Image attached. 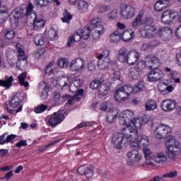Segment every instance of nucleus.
Wrapping results in <instances>:
<instances>
[{
	"mask_svg": "<svg viewBox=\"0 0 181 181\" xmlns=\"http://www.w3.org/2000/svg\"><path fill=\"white\" fill-rule=\"evenodd\" d=\"M101 111H107V112H110L112 110V103L110 102H103L100 107Z\"/></svg>",
	"mask_w": 181,
	"mask_h": 181,
	"instance_id": "ea45409f",
	"label": "nucleus"
},
{
	"mask_svg": "<svg viewBox=\"0 0 181 181\" xmlns=\"http://www.w3.org/2000/svg\"><path fill=\"white\" fill-rule=\"evenodd\" d=\"M5 39L9 40L15 37V31L12 29L5 30Z\"/></svg>",
	"mask_w": 181,
	"mask_h": 181,
	"instance_id": "864d4df0",
	"label": "nucleus"
},
{
	"mask_svg": "<svg viewBox=\"0 0 181 181\" xmlns=\"http://www.w3.org/2000/svg\"><path fill=\"white\" fill-rule=\"evenodd\" d=\"M26 77H28V73L23 72L18 75L19 84L23 86L24 87H29V82L25 81Z\"/></svg>",
	"mask_w": 181,
	"mask_h": 181,
	"instance_id": "473e14b6",
	"label": "nucleus"
},
{
	"mask_svg": "<svg viewBox=\"0 0 181 181\" xmlns=\"http://www.w3.org/2000/svg\"><path fill=\"white\" fill-rule=\"evenodd\" d=\"M172 128L168 125L159 124L154 132V135L157 139H165L170 136Z\"/></svg>",
	"mask_w": 181,
	"mask_h": 181,
	"instance_id": "423d86ee",
	"label": "nucleus"
},
{
	"mask_svg": "<svg viewBox=\"0 0 181 181\" xmlns=\"http://www.w3.org/2000/svg\"><path fill=\"white\" fill-rule=\"evenodd\" d=\"M25 16H27V19L30 23H33L37 19V18H36V13L33 12V4H32V3H29L27 6Z\"/></svg>",
	"mask_w": 181,
	"mask_h": 181,
	"instance_id": "6ab92c4d",
	"label": "nucleus"
},
{
	"mask_svg": "<svg viewBox=\"0 0 181 181\" xmlns=\"http://www.w3.org/2000/svg\"><path fill=\"white\" fill-rule=\"evenodd\" d=\"M73 84L75 87H76V88H78V87H81L83 85V81H81L80 78H76L74 80Z\"/></svg>",
	"mask_w": 181,
	"mask_h": 181,
	"instance_id": "338daca9",
	"label": "nucleus"
},
{
	"mask_svg": "<svg viewBox=\"0 0 181 181\" xmlns=\"http://www.w3.org/2000/svg\"><path fill=\"white\" fill-rule=\"evenodd\" d=\"M156 57V54H150L146 57V61H139L134 66L142 74L146 67H148V57Z\"/></svg>",
	"mask_w": 181,
	"mask_h": 181,
	"instance_id": "aec40b11",
	"label": "nucleus"
},
{
	"mask_svg": "<svg viewBox=\"0 0 181 181\" xmlns=\"http://www.w3.org/2000/svg\"><path fill=\"white\" fill-rule=\"evenodd\" d=\"M176 176H177V171H173V172H170L168 173L163 175V177L173 178V177H176Z\"/></svg>",
	"mask_w": 181,
	"mask_h": 181,
	"instance_id": "0e129e2a",
	"label": "nucleus"
},
{
	"mask_svg": "<svg viewBox=\"0 0 181 181\" xmlns=\"http://www.w3.org/2000/svg\"><path fill=\"white\" fill-rule=\"evenodd\" d=\"M129 76L133 80H138L139 77H141V72H139L135 66L131 67L129 69Z\"/></svg>",
	"mask_w": 181,
	"mask_h": 181,
	"instance_id": "a878e982",
	"label": "nucleus"
},
{
	"mask_svg": "<svg viewBox=\"0 0 181 181\" xmlns=\"http://www.w3.org/2000/svg\"><path fill=\"white\" fill-rule=\"evenodd\" d=\"M98 67L100 70H105V69H108L110 67V64H111V59L110 58H98Z\"/></svg>",
	"mask_w": 181,
	"mask_h": 181,
	"instance_id": "4be33fe9",
	"label": "nucleus"
},
{
	"mask_svg": "<svg viewBox=\"0 0 181 181\" xmlns=\"http://www.w3.org/2000/svg\"><path fill=\"white\" fill-rule=\"evenodd\" d=\"M136 10L131 5L124 4L121 7L120 14L124 19H131L135 16Z\"/></svg>",
	"mask_w": 181,
	"mask_h": 181,
	"instance_id": "6e6552de",
	"label": "nucleus"
},
{
	"mask_svg": "<svg viewBox=\"0 0 181 181\" xmlns=\"http://www.w3.org/2000/svg\"><path fill=\"white\" fill-rule=\"evenodd\" d=\"M144 153L146 160H151V159H153V156L152 155V152L148 148H144Z\"/></svg>",
	"mask_w": 181,
	"mask_h": 181,
	"instance_id": "13d9d810",
	"label": "nucleus"
},
{
	"mask_svg": "<svg viewBox=\"0 0 181 181\" xmlns=\"http://www.w3.org/2000/svg\"><path fill=\"white\" fill-rule=\"evenodd\" d=\"M122 37V34L119 30H117L110 35V42L111 43H118V42L121 40Z\"/></svg>",
	"mask_w": 181,
	"mask_h": 181,
	"instance_id": "bb28decb",
	"label": "nucleus"
},
{
	"mask_svg": "<svg viewBox=\"0 0 181 181\" xmlns=\"http://www.w3.org/2000/svg\"><path fill=\"white\" fill-rule=\"evenodd\" d=\"M121 78V72L119 71H114L113 76H112V81H119Z\"/></svg>",
	"mask_w": 181,
	"mask_h": 181,
	"instance_id": "052dcab7",
	"label": "nucleus"
},
{
	"mask_svg": "<svg viewBox=\"0 0 181 181\" xmlns=\"http://www.w3.org/2000/svg\"><path fill=\"white\" fill-rule=\"evenodd\" d=\"M93 30L98 35V37H100V35L104 33V27L101 24H98L93 28Z\"/></svg>",
	"mask_w": 181,
	"mask_h": 181,
	"instance_id": "8fccbe9b",
	"label": "nucleus"
},
{
	"mask_svg": "<svg viewBox=\"0 0 181 181\" xmlns=\"http://www.w3.org/2000/svg\"><path fill=\"white\" fill-rule=\"evenodd\" d=\"M158 35L163 40H169L172 37V30L169 27L161 28L158 31Z\"/></svg>",
	"mask_w": 181,
	"mask_h": 181,
	"instance_id": "2eb2a0df",
	"label": "nucleus"
},
{
	"mask_svg": "<svg viewBox=\"0 0 181 181\" xmlns=\"http://www.w3.org/2000/svg\"><path fill=\"white\" fill-rule=\"evenodd\" d=\"M151 121V117H148V119L146 117V116H144L141 118H136L135 117L133 119V122H131V124L129 126V129L132 131V129H136L137 134H138V128H141L144 124H146Z\"/></svg>",
	"mask_w": 181,
	"mask_h": 181,
	"instance_id": "9d476101",
	"label": "nucleus"
},
{
	"mask_svg": "<svg viewBox=\"0 0 181 181\" xmlns=\"http://www.w3.org/2000/svg\"><path fill=\"white\" fill-rule=\"evenodd\" d=\"M22 103V94L17 93L9 102V105L11 108H16Z\"/></svg>",
	"mask_w": 181,
	"mask_h": 181,
	"instance_id": "412c9836",
	"label": "nucleus"
},
{
	"mask_svg": "<svg viewBox=\"0 0 181 181\" xmlns=\"http://www.w3.org/2000/svg\"><path fill=\"white\" fill-rule=\"evenodd\" d=\"M165 145L167 146V149H179L180 148V145L179 144V141H176L175 139H168Z\"/></svg>",
	"mask_w": 181,
	"mask_h": 181,
	"instance_id": "393cba45",
	"label": "nucleus"
},
{
	"mask_svg": "<svg viewBox=\"0 0 181 181\" xmlns=\"http://www.w3.org/2000/svg\"><path fill=\"white\" fill-rule=\"evenodd\" d=\"M177 16V13L176 11H173L172 10L165 11L161 16V21L165 23V25H169L172 23L173 19H176Z\"/></svg>",
	"mask_w": 181,
	"mask_h": 181,
	"instance_id": "9b49d317",
	"label": "nucleus"
},
{
	"mask_svg": "<svg viewBox=\"0 0 181 181\" xmlns=\"http://www.w3.org/2000/svg\"><path fill=\"white\" fill-rule=\"evenodd\" d=\"M58 66L60 67V69H64V67L69 66V60L67 59H59Z\"/></svg>",
	"mask_w": 181,
	"mask_h": 181,
	"instance_id": "4d7b16f0",
	"label": "nucleus"
},
{
	"mask_svg": "<svg viewBox=\"0 0 181 181\" xmlns=\"http://www.w3.org/2000/svg\"><path fill=\"white\" fill-rule=\"evenodd\" d=\"M78 8L82 12H87L88 9V3L84 1H80L78 4Z\"/></svg>",
	"mask_w": 181,
	"mask_h": 181,
	"instance_id": "de8ad7c7",
	"label": "nucleus"
},
{
	"mask_svg": "<svg viewBox=\"0 0 181 181\" xmlns=\"http://www.w3.org/2000/svg\"><path fill=\"white\" fill-rule=\"evenodd\" d=\"M52 2H53V0H35V4L36 6L42 8L43 6H47V5H50Z\"/></svg>",
	"mask_w": 181,
	"mask_h": 181,
	"instance_id": "79ce46f5",
	"label": "nucleus"
},
{
	"mask_svg": "<svg viewBox=\"0 0 181 181\" xmlns=\"http://www.w3.org/2000/svg\"><path fill=\"white\" fill-rule=\"evenodd\" d=\"M127 97H129V95L132 94V85L127 84L120 88Z\"/></svg>",
	"mask_w": 181,
	"mask_h": 181,
	"instance_id": "09e8293b",
	"label": "nucleus"
},
{
	"mask_svg": "<svg viewBox=\"0 0 181 181\" xmlns=\"http://www.w3.org/2000/svg\"><path fill=\"white\" fill-rule=\"evenodd\" d=\"M150 46L151 49H154V47H156V46H159L160 44V41L158 40H153L151 42H150Z\"/></svg>",
	"mask_w": 181,
	"mask_h": 181,
	"instance_id": "774afa93",
	"label": "nucleus"
},
{
	"mask_svg": "<svg viewBox=\"0 0 181 181\" xmlns=\"http://www.w3.org/2000/svg\"><path fill=\"white\" fill-rule=\"evenodd\" d=\"M64 120V115L62 112H54L49 119V124L51 127H56Z\"/></svg>",
	"mask_w": 181,
	"mask_h": 181,
	"instance_id": "f8f14e48",
	"label": "nucleus"
},
{
	"mask_svg": "<svg viewBox=\"0 0 181 181\" xmlns=\"http://www.w3.org/2000/svg\"><path fill=\"white\" fill-rule=\"evenodd\" d=\"M109 11H111V7L110 6L102 4L98 6V13L103 15L105 13V12H109Z\"/></svg>",
	"mask_w": 181,
	"mask_h": 181,
	"instance_id": "49530a36",
	"label": "nucleus"
},
{
	"mask_svg": "<svg viewBox=\"0 0 181 181\" xmlns=\"http://www.w3.org/2000/svg\"><path fill=\"white\" fill-rule=\"evenodd\" d=\"M69 67L71 71H76V73H81L86 67V62L82 58H76L71 61Z\"/></svg>",
	"mask_w": 181,
	"mask_h": 181,
	"instance_id": "1a4fd4ad",
	"label": "nucleus"
},
{
	"mask_svg": "<svg viewBox=\"0 0 181 181\" xmlns=\"http://www.w3.org/2000/svg\"><path fill=\"white\" fill-rule=\"evenodd\" d=\"M36 46H43L45 45V36L42 34L37 35L34 38Z\"/></svg>",
	"mask_w": 181,
	"mask_h": 181,
	"instance_id": "58836bf2",
	"label": "nucleus"
},
{
	"mask_svg": "<svg viewBox=\"0 0 181 181\" xmlns=\"http://www.w3.org/2000/svg\"><path fill=\"white\" fill-rule=\"evenodd\" d=\"M179 75L177 73H171L170 74V78L173 83H180V78L178 76Z\"/></svg>",
	"mask_w": 181,
	"mask_h": 181,
	"instance_id": "6e6d98bb",
	"label": "nucleus"
},
{
	"mask_svg": "<svg viewBox=\"0 0 181 181\" xmlns=\"http://www.w3.org/2000/svg\"><path fill=\"white\" fill-rule=\"evenodd\" d=\"M40 87H43L40 97L42 100H46V98H47V95H49V88H50V87L49 86V84H47V83L45 81L40 83Z\"/></svg>",
	"mask_w": 181,
	"mask_h": 181,
	"instance_id": "b1692460",
	"label": "nucleus"
},
{
	"mask_svg": "<svg viewBox=\"0 0 181 181\" xmlns=\"http://www.w3.org/2000/svg\"><path fill=\"white\" fill-rule=\"evenodd\" d=\"M90 35H91V27H85L81 33V36L84 40H88Z\"/></svg>",
	"mask_w": 181,
	"mask_h": 181,
	"instance_id": "e433bc0d",
	"label": "nucleus"
},
{
	"mask_svg": "<svg viewBox=\"0 0 181 181\" xmlns=\"http://www.w3.org/2000/svg\"><path fill=\"white\" fill-rule=\"evenodd\" d=\"M161 108L163 111H173L176 108V100H165L161 103Z\"/></svg>",
	"mask_w": 181,
	"mask_h": 181,
	"instance_id": "f3484780",
	"label": "nucleus"
},
{
	"mask_svg": "<svg viewBox=\"0 0 181 181\" xmlns=\"http://www.w3.org/2000/svg\"><path fill=\"white\" fill-rule=\"evenodd\" d=\"M135 118L134 112L126 110L119 112V122L120 125H126V128H129L131 122Z\"/></svg>",
	"mask_w": 181,
	"mask_h": 181,
	"instance_id": "39448f33",
	"label": "nucleus"
},
{
	"mask_svg": "<svg viewBox=\"0 0 181 181\" xmlns=\"http://www.w3.org/2000/svg\"><path fill=\"white\" fill-rule=\"evenodd\" d=\"M125 95H127V94L119 88L115 93V99L116 101H119L120 100H125Z\"/></svg>",
	"mask_w": 181,
	"mask_h": 181,
	"instance_id": "f704fd0d",
	"label": "nucleus"
},
{
	"mask_svg": "<svg viewBox=\"0 0 181 181\" xmlns=\"http://www.w3.org/2000/svg\"><path fill=\"white\" fill-rule=\"evenodd\" d=\"M33 25L35 30H37V29H40L41 28H45V21L37 18L33 23Z\"/></svg>",
	"mask_w": 181,
	"mask_h": 181,
	"instance_id": "c03bdc74",
	"label": "nucleus"
},
{
	"mask_svg": "<svg viewBox=\"0 0 181 181\" xmlns=\"http://www.w3.org/2000/svg\"><path fill=\"white\" fill-rule=\"evenodd\" d=\"M109 88L106 84L102 83L98 88V93L100 95H107L108 94Z\"/></svg>",
	"mask_w": 181,
	"mask_h": 181,
	"instance_id": "a18cd8bd",
	"label": "nucleus"
},
{
	"mask_svg": "<svg viewBox=\"0 0 181 181\" xmlns=\"http://www.w3.org/2000/svg\"><path fill=\"white\" fill-rule=\"evenodd\" d=\"M144 87L145 82H144V81H141L137 83L134 88H132V93H138L139 91L144 90Z\"/></svg>",
	"mask_w": 181,
	"mask_h": 181,
	"instance_id": "37998d69",
	"label": "nucleus"
},
{
	"mask_svg": "<svg viewBox=\"0 0 181 181\" xmlns=\"http://www.w3.org/2000/svg\"><path fill=\"white\" fill-rule=\"evenodd\" d=\"M159 67H160V62L158 57L147 58V69L151 70L148 75V81L153 83V81H160L163 78V71Z\"/></svg>",
	"mask_w": 181,
	"mask_h": 181,
	"instance_id": "f257e3e1",
	"label": "nucleus"
},
{
	"mask_svg": "<svg viewBox=\"0 0 181 181\" xmlns=\"http://www.w3.org/2000/svg\"><path fill=\"white\" fill-rule=\"evenodd\" d=\"M168 8V6H165V3H163V0H160L155 4L154 8L157 12H162V11H165Z\"/></svg>",
	"mask_w": 181,
	"mask_h": 181,
	"instance_id": "4c0bfd02",
	"label": "nucleus"
},
{
	"mask_svg": "<svg viewBox=\"0 0 181 181\" xmlns=\"http://www.w3.org/2000/svg\"><path fill=\"white\" fill-rule=\"evenodd\" d=\"M98 59H110V50L104 49Z\"/></svg>",
	"mask_w": 181,
	"mask_h": 181,
	"instance_id": "bf43d9fd",
	"label": "nucleus"
},
{
	"mask_svg": "<svg viewBox=\"0 0 181 181\" xmlns=\"http://www.w3.org/2000/svg\"><path fill=\"white\" fill-rule=\"evenodd\" d=\"M132 130L128 127H124L122 129V133H115L112 136V142L114 148L116 149H122V146L128 142L131 144L132 138Z\"/></svg>",
	"mask_w": 181,
	"mask_h": 181,
	"instance_id": "f03ea898",
	"label": "nucleus"
},
{
	"mask_svg": "<svg viewBox=\"0 0 181 181\" xmlns=\"http://www.w3.org/2000/svg\"><path fill=\"white\" fill-rule=\"evenodd\" d=\"M18 46H19V45H16L17 50L18 52V60L17 62V67L19 70H21V69H22L21 64H28V62L26 61L28 58L25 55V51L23 50L22 48L18 47Z\"/></svg>",
	"mask_w": 181,
	"mask_h": 181,
	"instance_id": "4468645a",
	"label": "nucleus"
},
{
	"mask_svg": "<svg viewBox=\"0 0 181 181\" xmlns=\"http://www.w3.org/2000/svg\"><path fill=\"white\" fill-rule=\"evenodd\" d=\"M12 81H13V77L10 76L5 81L0 79V86L1 87H5V88H11L12 86Z\"/></svg>",
	"mask_w": 181,
	"mask_h": 181,
	"instance_id": "72a5a7b5",
	"label": "nucleus"
},
{
	"mask_svg": "<svg viewBox=\"0 0 181 181\" xmlns=\"http://www.w3.org/2000/svg\"><path fill=\"white\" fill-rule=\"evenodd\" d=\"M87 67L89 71H95V63L94 62H89Z\"/></svg>",
	"mask_w": 181,
	"mask_h": 181,
	"instance_id": "69168bd1",
	"label": "nucleus"
},
{
	"mask_svg": "<svg viewBox=\"0 0 181 181\" xmlns=\"http://www.w3.org/2000/svg\"><path fill=\"white\" fill-rule=\"evenodd\" d=\"M11 16L15 19L16 22H18L21 18L26 16V11L23 6L16 7L14 11H13Z\"/></svg>",
	"mask_w": 181,
	"mask_h": 181,
	"instance_id": "dca6fc26",
	"label": "nucleus"
},
{
	"mask_svg": "<svg viewBox=\"0 0 181 181\" xmlns=\"http://www.w3.org/2000/svg\"><path fill=\"white\" fill-rule=\"evenodd\" d=\"M48 37L49 40H56L57 39V31L54 28H51L48 31Z\"/></svg>",
	"mask_w": 181,
	"mask_h": 181,
	"instance_id": "3c124183",
	"label": "nucleus"
},
{
	"mask_svg": "<svg viewBox=\"0 0 181 181\" xmlns=\"http://www.w3.org/2000/svg\"><path fill=\"white\" fill-rule=\"evenodd\" d=\"M168 158L170 159H175V158L176 157V151H175V148H168Z\"/></svg>",
	"mask_w": 181,
	"mask_h": 181,
	"instance_id": "680f3d73",
	"label": "nucleus"
},
{
	"mask_svg": "<svg viewBox=\"0 0 181 181\" xmlns=\"http://www.w3.org/2000/svg\"><path fill=\"white\" fill-rule=\"evenodd\" d=\"M61 19L64 23H69L71 19H73V16L67 10H64L63 17Z\"/></svg>",
	"mask_w": 181,
	"mask_h": 181,
	"instance_id": "a19ab883",
	"label": "nucleus"
},
{
	"mask_svg": "<svg viewBox=\"0 0 181 181\" xmlns=\"http://www.w3.org/2000/svg\"><path fill=\"white\" fill-rule=\"evenodd\" d=\"M146 111H153L158 108V105L155 100H149L145 103Z\"/></svg>",
	"mask_w": 181,
	"mask_h": 181,
	"instance_id": "7c9ffc66",
	"label": "nucleus"
},
{
	"mask_svg": "<svg viewBox=\"0 0 181 181\" xmlns=\"http://www.w3.org/2000/svg\"><path fill=\"white\" fill-rule=\"evenodd\" d=\"M77 172H78V173H79V175L86 176V179H90V178L93 177V175H94L93 168H88L86 165L80 166L78 168Z\"/></svg>",
	"mask_w": 181,
	"mask_h": 181,
	"instance_id": "a211bd4d",
	"label": "nucleus"
},
{
	"mask_svg": "<svg viewBox=\"0 0 181 181\" xmlns=\"http://www.w3.org/2000/svg\"><path fill=\"white\" fill-rule=\"evenodd\" d=\"M117 59L121 63H128L130 66L139 60V52L136 49L128 52L127 48L122 47L118 51Z\"/></svg>",
	"mask_w": 181,
	"mask_h": 181,
	"instance_id": "7ed1b4c3",
	"label": "nucleus"
},
{
	"mask_svg": "<svg viewBox=\"0 0 181 181\" xmlns=\"http://www.w3.org/2000/svg\"><path fill=\"white\" fill-rule=\"evenodd\" d=\"M109 19H115L118 16V10L113 9L108 15Z\"/></svg>",
	"mask_w": 181,
	"mask_h": 181,
	"instance_id": "e2e57ef3",
	"label": "nucleus"
},
{
	"mask_svg": "<svg viewBox=\"0 0 181 181\" xmlns=\"http://www.w3.org/2000/svg\"><path fill=\"white\" fill-rule=\"evenodd\" d=\"M141 37L153 39L156 37V27L153 25H144L139 29Z\"/></svg>",
	"mask_w": 181,
	"mask_h": 181,
	"instance_id": "0eeeda50",
	"label": "nucleus"
},
{
	"mask_svg": "<svg viewBox=\"0 0 181 181\" xmlns=\"http://www.w3.org/2000/svg\"><path fill=\"white\" fill-rule=\"evenodd\" d=\"M168 158L163 153H158L156 155L153 156V160L157 163H163L166 162Z\"/></svg>",
	"mask_w": 181,
	"mask_h": 181,
	"instance_id": "cd10ccee",
	"label": "nucleus"
},
{
	"mask_svg": "<svg viewBox=\"0 0 181 181\" xmlns=\"http://www.w3.org/2000/svg\"><path fill=\"white\" fill-rule=\"evenodd\" d=\"M132 141H130V146L139 149L141 146L146 148L149 146V139L145 135H138L136 129L132 130Z\"/></svg>",
	"mask_w": 181,
	"mask_h": 181,
	"instance_id": "20e7f679",
	"label": "nucleus"
},
{
	"mask_svg": "<svg viewBox=\"0 0 181 181\" xmlns=\"http://www.w3.org/2000/svg\"><path fill=\"white\" fill-rule=\"evenodd\" d=\"M46 110H47V105H40V106L36 107L34 111L36 114H40L42 112H44V111H46Z\"/></svg>",
	"mask_w": 181,
	"mask_h": 181,
	"instance_id": "5fc2aeb1",
	"label": "nucleus"
},
{
	"mask_svg": "<svg viewBox=\"0 0 181 181\" xmlns=\"http://www.w3.org/2000/svg\"><path fill=\"white\" fill-rule=\"evenodd\" d=\"M117 118H119V112H115L114 111L108 112L106 117L107 122H114Z\"/></svg>",
	"mask_w": 181,
	"mask_h": 181,
	"instance_id": "2f4dec72",
	"label": "nucleus"
},
{
	"mask_svg": "<svg viewBox=\"0 0 181 181\" xmlns=\"http://www.w3.org/2000/svg\"><path fill=\"white\" fill-rule=\"evenodd\" d=\"M102 83H104V78H96L90 83V88H93V90L99 88Z\"/></svg>",
	"mask_w": 181,
	"mask_h": 181,
	"instance_id": "c9c22d12",
	"label": "nucleus"
},
{
	"mask_svg": "<svg viewBox=\"0 0 181 181\" xmlns=\"http://www.w3.org/2000/svg\"><path fill=\"white\" fill-rule=\"evenodd\" d=\"M135 36V33L131 32L129 30H126L122 34V39L123 42H129L132 39H134Z\"/></svg>",
	"mask_w": 181,
	"mask_h": 181,
	"instance_id": "c85d7f7f",
	"label": "nucleus"
},
{
	"mask_svg": "<svg viewBox=\"0 0 181 181\" xmlns=\"http://www.w3.org/2000/svg\"><path fill=\"white\" fill-rule=\"evenodd\" d=\"M158 90L161 94L165 95V94L173 92L175 87L172 85H158Z\"/></svg>",
	"mask_w": 181,
	"mask_h": 181,
	"instance_id": "5701e85b",
	"label": "nucleus"
},
{
	"mask_svg": "<svg viewBox=\"0 0 181 181\" xmlns=\"http://www.w3.org/2000/svg\"><path fill=\"white\" fill-rule=\"evenodd\" d=\"M142 16H144V13L141 11L139 14L136 17L134 21L132 23V27L134 29H138L141 25H142Z\"/></svg>",
	"mask_w": 181,
	"mask_h": 181,
	"instance_id": "c756f323",
	"label": "nucleus"
},
{
	"mask_svg": "<svg viewBox=\"0 0 181 181\" xmlns=\"http://www.w3.org/2000/svg\"><path fill=\"white\" fill-rule=\"evenodd\" d=\"M62 98L64 100H65V98H69L68 100V104H69V105H73V103H74V101H76V100H77V96H71L69 94H66L62 96Z\"/></svg>",
	"mask_w": 181,
	"mask_h": 181,
	"instance_id": "603ef678",
	"label": "nucleus"
},
{
	"mask_svg": "<svg viewBox=\"0 0 181 181\" xmlns=\"http://www.w3.org/2000/svg\"><path fill=\"white\" fill-rule=\"evenodd\" d=\"M127 157L129 158L127 160V165L129 166H132V165H134L135 162H139L141 160V155L138 152V150L134 149L131 151L127 153Z\"/></svg>",
	"mask_w": 181,
	"mask_h": 181,
	"instance_id": "ddd939ff",
	"label": "nucleus"
}]
</instances>
